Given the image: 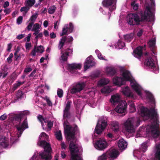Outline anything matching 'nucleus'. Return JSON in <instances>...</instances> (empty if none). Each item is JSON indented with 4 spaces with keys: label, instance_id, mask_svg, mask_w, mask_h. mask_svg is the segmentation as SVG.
Listing matches in <instances>:
<instances>
[{
    "label": "nucleus",
    "instance_id": "22",
    "mask_svg": "<svg viewBox=\"0 0 160 160\" xmlns=\"http://www.w3.org/2000/svg\"><path fill=\"white\" fill-rule=\"evenodd\" d=\"M124 81V78L121 77H115L113 79V83L116 85L119 86L123 84Z\"/></svg>",
    "mask_w": 160,
    "mask_h": 160
},
{
    "label": "nucleus",
    "instance_id": "6",
    "mask_svg": "<svg viewBox=\"0 0 160 160\" xmlns=\"http://www.w3.org/2000/svg\"><path fill=\"white\" fill-rule=\"evenodd\" d=\"M73 40V38L70 36H68V37L66 36L62 37L58 43V47L59 49L60 50L62 49L65 44L67 45L70 44V45H71ZM71 46V45L69 47Z\"/></svg>",
    "mask_w": 160,
    "mask_h": 160
},
{
    "label": "nucleus",
    "instance_id": "15",
    "mask_svg": "<svg viewBox=\"0 0 160 160\" xmlns=\"http://www.w3.org/2000/svg\"><path fill=\"white\" fill-rule=\"evenodd\" d=\"M16 127L17 130L19 131L20 134L21 135L24 130L28 128L27 118L24 120L21 125H18Z\"/></svg>",
    "mask_w": 160,
    "mask_h": 160
},
{
    "label": "nucleus",
    "instance_id": "9",
    "mask_svg": "<svg viewBox=\"0 0 160 160\" xmlns=\"http://www.w3.org/2000/svg\"><path fill=\"white\" fill-rule=\"evenodd\" d=\"M85 86L84 82L78 83L72 86L70 90V92L72 94L78 93L83 90Z\"/></svg>",
    "mask_w": 160,
    "mask_h": 160
},
{
    "label": "nucleus",
    "instance_id": "40",
    "mask_svg": "<svg viewBox=\"0 0 160 160\" xmlns=\"http://www.w3.org/2000/svg\"><path fill=\"white\" fill-rule=\"evenodd\" d=\"M56 138L59 141H61L62 140V138L61 132L59 130L55 134Z\"/></svg>",
    "mask_w": 160,
    "mask_h": 160
},
{
    "label": "nucleus",
    "instance_id": "58",
    "mask_svg": "<svg viewBox=\"0 0 160 160\" xmlns=\"http://www.w3.org/2000/svg\"><path fill=\"white\" fill-rule=\"evenodd\" d=\"M33 24L34 23H33V22H30L28 24L27 27L26 28H27V29L29 31H30L31 29L32 28V27L33 25Z\"/></svg>",
    "mask_w": 160,
    "mask_h": 160
},
{
    "label": "nucleus",
    "instance_id": "1",
    "mask_svg": "<svg viewBox=\"0 0 160 160\" xmlns=\"http://www.w3.org/2000/svg\"><path fill=\"white\" fill-rule=\"evenodd\" d=\"M63 126L65 134L69 140H71L69 144V148L71 155V160H82V158L78 154L79 149L76 142L73 141L75 138V133L78 130V126L75 125L73 127L69 125L68 119H63Z\"/></svg>",
    "mask_w": 160,
    "mask_h": 160
},
{
    "label": "nucleus",
    "instance_id": "31",
    "mask_svg": "<svg viewBox=\"0 0 160 160\" xmlns=\"http://www.w3.org/2000/svg\"><path fill=\"white\" fill-rule=\"evenodd\" d=\"M128 104L130 107L129 108L131 112H133L136 110L135 105L133 102L132 100L128 101Z\"/></svg>",
    "mask_w": 160,
    "mask_h": 160
},
{
    "label": "nucleus",
    "instance_id": "14",
    "mask_svg": "<svg viewBox=\"0 0 160 160\" xmlns=\"http://www.w3.org/2000/svg\"><path fill=\"white\" fill-rule=\"evenodd\" d=\"M145 64L148 67L149 69L155 70L156 69V66L154 62L153 59L151 57H148L145 60Z\"/></svg>",
    "mask_w": 160,
    "mask_h": 160
},
{
    "label": "nucleus",
    "instance_id": "29",
    "mask_svg": "<svg viewBox=\"0 0 160 160\" xmlns=\"http://www.w3.org/2000/svg\"><path fill=\"white\" fill-rule=\"evenodd\" d=\"M112 129L115 132H117L119 131V123L117 122H112L111 123Z\"/></svg>",
    "mask_w": 160,
    "mask_h": 160
},
{
    "label": "nucleus",
    "instance_id": "19",
    "mask_svg": "<svg viewBox=\"0 0 160 160\" xmlns=\"http://www.w3.org/2000/svg\"><path fill=\"white\" fill-rule=\"evenodd\" d=\"M81 68V65L80 64L75 63L69 64L68 65V68L71 72L76 71L78 69H80Z\"/></svg>",
    "mask_w": 160,
    "mask_h": 160
},
{
    "label": "nucleus",
    "instance_id": "60",
    "mask_svg": "<svg viewBox=\"0 0 160 160\" xmlns=\"http://www.w3.org/2000/svg\"><path fill=\"white\" fill-rule=\"evenodd\" d=\"M45 56H46L45 58L42 57L41 58V59H40V62L41 63L43 62H44V60H45V59H47V58H48V55H47V54L46 55H45Z\"/></svg>",
    "mask_w": 160,
    "mask_h": 160
},
{
    "label": "nucleus",
    "instance_id": "33",
    "mask_svg": "<svg viewBox=\"0 0 160 160\" xmlns=\"http://www.w3.org/2000/svg\"><path fill=\"white\" fill-rule=\"evenodd\" d=\"M157 151L155 153V157L158 160H160V143L156 144Z\"/></svg>",
    "mask_w": 160,
    "mask_h": 160
},
{
    "label": "nucleus",
    "instance_id": "42",
    "mask_svg": "<svg viewBox=\"0 0 160 160\" xmlns=\"http://www.w3.org/2000/svg\"><path fill=\"white\" fill-rule=\"evenodd\" d=\"M38 16V14L36 13L35 14H33L30 17L29 19V21H30V22H33L34 23V22L35 21Z\"/></svg>",
    "mask_w": 160,
    "mask_h": 160
},
{
    "label": "nucleus",
    "instance_id": "62",
    "mask_svg": "<svg viewBox=\"0 0 160 160\" xmlns=\"http://www.w3.org/2000/svg\"><path fill=\"white\" fill-rule=\"evenodd\" d=\"M25 37V35L23 34H19L17 36L16 38L20 40L21 39Z\"/></svg>",
    "mask_w": 160,
    "mask_h": 160
},
{
    "label": "nucleus",
    "instance_id": "16",
    "mask_svg": "<svg viewBox=\"0 0 160 160\" xmlns=\"http://www.w3.org/2000/svg\"><path fill=\"white\" fill-rule=\"evenodd\" d=\"M9 145L8 138L4 136L0 135V146L5 148L8 147Z\"/></svg>",
    "mask_w": 160,
    "mask_h": 160
},
{
    "label": "nucleus",
    "instance_id": "44",
    "mask_svg": "<svg viewBox=\"0 0 160 160\" xmlns=\"http://www.w3.org/2000/svg\"><path fill=\"white\" fill-rule=\"evenodd\" d=\"M117 45L118 46L119 49H122L125 46L124 42H122L121 40H118L117 43Z\"/></svg>",
    "mask_w": 160,
    "mask_h": 160
},
{
    "label": "nucleus",
    "instance_id": "51",
    "mask_svg": "<svg viewBox=\"0 0 160 160\" xmlns=\"http://www.w3.org/2000/svg\"><path fill=\"white\" fill-rule=\"evenodd\" d=\"M23 17L22 16L19 17L17 19V23L19 24L22 23V21Z\"/></svg>",
    "mask_w": 160,
    "mask_h": 160
},
{
    "label": "nucleus",
    "instance_id": "54",
    "mask_svg": "<svg viewBox=\"0 0 160 160\" xmlns=\"http://www.w3.org/2000/svg\"><path fill=\"white\" fill-rule=\"evenodd\" d=\"M13 57V54L12 53H11L9 57L7 58V60L8 63H10L12 61V58Z\"/></svg>",
    "mask_w": 160,
    "mask_h": 160
},
{
    "label": "nucleus",
    "instance_id": "28",
    "mask_svg": "<svg viewBox=\"0 0 160 160\" xmlns=\"http://www.w3.org/2000/svg\"><path fill=\"white\" fill-rule=\"evenodd\" d=\"M134 34L133 33L126 34L123 36L124 40L127 42H130L133 38Z\"/></svg>",
    "mask_w": 160,
    "mask_h": 160
},
{
    "label": "nucleus",
    "instance_id": "57",
    "mask_svg": "<svg viewBox=\"0 0 160 160\" xmlns=\"http://www.w3.org/2000/svg\"><path fill=\"white\" fill-rule=\"evenodd\" d=\"M131 7H133V9L135 10H137L138 9V4L132 3L131 4Z\"/></svg>",
    "mask_w": 160,
    "mask_h": 160
},
{
    "label": "nucleus",
    "instance_id": "13",
    "mask_svg": "<svg viewBox=\"0 0 160 160\" xmlns=\"http://www.w3.org/2000/svg\"><path fill=\"white\" fill-rule=\"evenodd\" d=\"M30 114L29 111L26 110L21 112L19 114H16L14 115L12 117V121H21V119L25 116L28 115Z\"/></svg>",
    "mask_w": 160,
    "mask_h": 160
},
{
    "label": "nucleus",
    "instance_id": "21",
    "mask_svg": "<svg viewBox=\"0 0 160 160\" xmlns=\"http://www.w3.org/2000/svg\"><path fill=\"white\" fill-rule=\"evenodd\" d=\"M122 92L123 94L127 97L131 98H133V94L131 91L128 87L127 86L124 88H123Z\"/></svg>",
    "mask_w": 160,
    "mask_h": 160
},
{
    "label": "nucleus",
    "instance_id": "10",
    "mask_svg": "<svg viewBox=\"0 0 160 160\" xmlns=\"http://www.w3.org/2000/svg\"><path fill=\"white\" fill-rule=\"evenodd\" d=\"M107 125V122L105 120L102 121L101 124L98 122L96 126L95 132L98 134H100L104 130Z\"/></svg>",
    "mask_w": 160,
    "mask_h": 160
},
{
    "label": "nucleus",
    "instance_id": "17",
    "mask_svg": "<svg viewBox=\"0 0 160 160\" xmlns=\"http://www.w3.org/2000/svg\"><path fill=\"white\" fill-rule=\"evenodd\" d=\"M44 48L42 45L37 47V45H35L34 48L31 52L32 55L33 56L36 55V52L42 53L44 51Z\"/></svg>",
    "mask_w": 160,
    "mask_h": 160
},
{
    "label": "nucleus",
    "instance_id": "36",
    "mask_svg": "<svg viewBox=\"0 0 160 160\" xmlns=\"http://www.w3.org/2000/svg\"><path fill=\"white\" fill-rule=\"evenodd\" d=\"M24 93L21 90H19L17 92L16 94V98L17 100L21 99L23 97Z\"/></svg>",
    "mask_w": 160,
    "mask_h": 160
},
{
    "label": "nucleus",
    "instance_id": "18",
    "mask_svg": "<svg viewBox=\"0 0 160 160\" xmlns=\"http://www.w3.org/2000/svg\"><path fill=\"white\" fill-rule=\"evenodd\" d=\"M95 62L89 57L87 58L84 64V70H87L90 67H92L95 65Z\"/></svg>",
    "mask_w": 160,
    "mask_h": 160
},
{
    "label": "nucleus",
    "instance_id": "56",
    "mask_svg": "<svg viewBox=\"0 0 160 160\" xmlns=\"http://www.w3.org/2000/svg\"><path fill=\"white\" fill-rule=\"evenodd\" d=\"M37 118L41 123L43 122V121L44 118L42 115H39L37 117Z\"/></svg>",
    "mask_w": 160,
    "mask_h": 160
},
{
    "label": "nucleus",
    "instance_id": "35",
    "mask_svg": "<svg viewBox=\"0 0 160 160\" xmlns=\"http://www.w3.org/2000/svg\"><path fill=\"white\" fill-rule=\"evenodd\" d=\"M68 28L69 27L68 24L65 25L62 28V33H60L61 36H62V37L64 36L65 35L68 34L67 33L68 30Z\"/></svg>",
    "mask_w": 160,
    "mask_h": 160
},
{
    "label": "nucleus",
    "instance_id": "24",
    "mask_svg": "<svg viewBox=\"0 0 160 160\" xmlns=\"http://www.w3.org/2000/svg\"><path fill=\"white\" fill-rule=\"evenodd\" d=\"M143 47L142 46L138 47L133 51L134 56L136 57H140L142 54Z\"/></svg>",
    "mask_w": 160,
    "mask_h": 160
},
{
    "label": "nucleus",
    "instance_id": "41",
    "mask_svg": "<svg viewBox=\"0 0 160 160\" xmlns=\"http://www.w3.org/2000/svg\"><path fill=\"white\" fill-rule=\"evenodd\" d=\"M147 98L152 102H154L155 99L153 95L150 92H148L147 94Z\"/></svg>",
    "mask_w": 160,
    "mask_h": 160
},
{
    "label": "nucleus",
    "instance_id": "46",
    "mask_svg": "<svg viewBox=\"0 0 160 160\" xmlns=\"http://www.w3.org/2000/svg\"><path fill=\"white\" fill-rule=\"evenodd\" d=\"M42 98L43 99H44L46 101L48 106H52V102L48 97L46 96L45 97H42Z\"/></svg>",
    "mask_w": 160,
    "mask_h": 160
},
{
    "label": "nucleus",
    "instance_id": "11",
    "mask_svg": "<svg viewBox=\"0 0 160 160\" xmlns=\"http://www.w3.org/2000/svg\"><path fill=\"white\" fill-rule=\"evenodd\" d=\"M107 142L103 139L98 140L95 142V147L98 150H103L108 146Z\"/></svg>",
    "mask_w": 160,
    "mask_h": 160
},
{
    "label": "nucleus",
    "instance_id": "5",
    "mask_svg": "<svg viewBox=\"0 0 160 160\" xmlns=\"http://www.w3.org/2000/svg\"><path fill=\"white\" fill-rule=\"evenodd\" d=\"M40 145L44 149L43 152H40V158L42 160H51V156L50 153L52 150L50 144L43 140L40 142Z\"/></svg>",
    "mask_w": 160,
    "mask_h": 160
},
{
    "label": "nucleus",
    "instance_id": "61",
    "mask_svg": "<svg viewBox=\"0 0 160 160\" xmlns=\"http://www.w3.org/2000/svg\"><path fill=\"white\" fill-rule=\"evenodd\" d=\"M31 47V43L26 42L25 43V48L27 49H29Z\"/></svg>",
    "mask_w": 160,
    "mask_h": 160
},
{
    "label": "nucleus",
    "instance_id": "38",
    "mask_svg": "<svg viewBox=\"0 0 160 160\" xmlns=\"http://www.w3.org/2000/svg\"><path fill=\"white\" fill-rule=\"evenodd\" d=\"M101 92L102 93H109L112 92L110 88L109 87H106L102 89Z\"/></svg>",
    "mask_w": 160,
    "mask_h": 160
},
{
    "label": "nucleus",
    "instance_id": "12",
    "mask_svg": "<svg viewBox=\"0 0 160 160\" xmlns=\"http://www.w3.org/2000/svg\"><path fill=\"white\" fill-rule=\"evenodd\" d=\"M106 153L109 160H113L116 159L119 154L118 151L115 149L109 150Z\"/></svg>",
    "mask_w": 160,
    "mask_h": 160
},
{
    "label": "nucleus",
    "instance_id": "32",
    "mask_svg": "<svg viewBox=\"0 0 160 160\" xmlns=\"http://www.w3.org/2000/svg\"><path fill=\"white\" fill-rule=\"evenodd\" d=\"M109 82V79L107 78H103L99 80L98 84L101 86L106 85Z\"/></svg>",
    "mask_w": 160,
    "mask_h": 160
},
{
    "label": "nucleus",
    "instance_id": "59",
    "mask_svg": "<svg viewBox=\"0 0 160 160\" xmlns=\"http://www.w3.org/2000/svg\"><path fill=\"white\" fill-rule=\"evenodd\" d=\"M32 70V69L30 68H25L24 72V73H28L31 72Z\"/></svg>",
    "mask_w": 160,
    "mask_h": 160
},
{
    "label": "nucleus",
    "instance_id": "27",
    "mask_svg": "<svg viewBox=\"0 0 160 160\" xmlns=\"http://www.w3.org/2000/svg\"><path fill=\"white\" fill-rule=\"evenodd\" d=\"M117 0H104L102 2L103 6L108 7L111 6L113 3H116Z\"/></svg>",
    "mask_w": 160,
    "mask_h": 160
},
{
    "label": "nucleus",
    "instance_id": "25",
    "mask_svg": "<svg viewBox=\"0 0 160 160\" xmlns=\"http://www.w3.org/2000/svg\"><path fill=\"white\" fill-rule=\"evenodd\" d=\"M130 85L132 88L136 91L138 95L140 96L142 95L139 85L137 83L131 82Z\"/></svg>",
    "mask_w": 160,
    "mask_h": 160
},
{
    "label": "nucleus",
    "instance_id": "34",
    "mask_svg": "<svg viewBox=\"0 0 160 160\" xmlns=\"http://www.w3.org/2000/svg\"><path fill=\"white\" fill-rule=\"evenodd\" d=\"M147 148L148 145L147 142L143 143L139 148L140 152H145L147 150Z\"/></svg>",
    "mask_w": 160,
    "mask_h": 160
},
{
    "label": "nucleus",
    "instance_id": "45",
    "mask_svg": "<svg viewBox=\"0 0 160 160\" xmlns=\"http://www.w3.org/2000/svg\"><path fill=\"white\" fill-rule=\"evenodd\" d=\"M35 2V0H28L26 2V5L28 6L32 7Z\"/></svg>",
    "mask_w": 160,
    "mask_h": 160
},
{
    "label": "nucleus",
    "instance_id": "26",
    "mask_svg": "<svg viewBox=\"0 0 160 160\" xmlns=\"http://www.w3.org/2000/svg\"><path fill=\"white\" fill-rule=\"evenodd\" d=\"M156 40L155 38L151 40L148 42V44L151 49V51L155 54V49H156L155 43Z\"/></svg>",
    "mask_w": 160,
    "mask_h": 160
},
{
    "label": "nucleus",
    "instance_id": "63",
    "mask_svg": "<svg viewBox=\"0 0 160 160\" xmlns=\"http://www.w3.org/2000/svg\"><path fill=\"white\" fill-rule=\"evenodd\" d=\"M7 118V116L6 114H4L0 117V120H5Z\"/></svg>",
    "mask_w": 160,
    "mask_h": 160
},
{
    "label": "nucleus",
    "instance_id": "48",
    "mask_svg": "<svg viewBox=\"0 0 160 160\" xmlns=\"http://www.w3.org/2000/svg\"><path fill=\"white\" fill-rule=\"evenodd\" d=\"M68 26H68V27H69V28L68 29V32L69 33H71L73 31L74 28L71 22L69 23Z\"/></svg>",
    "mask_w": 160,
    "mask_h": 160
},
{
    "label": "nucleus",
    "instance_id": "55",
    "mask_svg": "<svg viewBox=\"0 0 160 160\" xmlns=\"http://www.w3.org/2000/svg\"><path fill=\"white\" fill-rule=\"evenodd\" d=\"M53 122L51 121H48V122L47 124V126L48 127V128L51 129V128L53 127Z\"/></svg>",
    "mask_w": 160,
    "mask_h": 160
},
{
    "label": "nucleus",
    "instance_id": "50",
    "mask_svg": "<svg viewBox=\"0 0 160 160\" xmlns=\"http://www.w3.org/2000/svg\"><path fill=\"white\" fill-rule=\"evenodd\" d=\"M18 50H16L14 53L15 59L16 61L20 59L21 58V57H20V55L18 54Z\"/></svg>",
    "mask_w": 160,
    "mask_h": 160
},
{
    "label": "nucleus",
    "instance_id": "23",
    "mask_svg": "<svg viewBox=\"0 0 160 160\" xmlns=\"http://www.w3.org/2000/svg\"><path fill=\"white\" fill-rule=\"evenodd\" d=\"M127 142L123 139H120L118 142V148L121 150H124L127 147Z\"/></svg>",
    "mask_w": 160,
    "mask_h": 160
},
{
    "label": "nucleus",
    "instance_id": "7",
    "mask_svg": "<svg viewBox=\"0 0 160 160\" xmlns=\"http://www.w3.org/2000/svg\"><path fill=\"white\" fill-rule=\"evenodd\" d=\"M133 123L132 119L128 118L124 123L125 127L127 132L130 133H133L135 132Z\"/></svg>",
    "mask_w": 160,
    "mask_h": 160
},
{
    "label": "nucleus",
    "instance_id": "8",
    "mask_svg": "<svg viewBox=\"0 0 160 160\" xmlns=\"http://www.w3.org/2000/svg\"><path fill=\"white\" fill-rule=\"evenodd\" d=\"M71 103V101H68L67 102L65 108L63 111V119L74 118L73 117H72L70 111Z\"/></svg>",
    "mask_w": 160,
    "mask_h": 160
},
{
    "label": "nucleus",
    "instance_id": "30",
    "mask_svg": "<svg viewBox=\"0 0 160 160\" xmlns=\"http://www.w3.org/2000/svg\"><path fill=\"white\" fill-rule=\"evenodd\" d=\"M106 72L108 75L111 76L114 75L116 72L115 68L111 67L107 68L106 69Z\"/></svg>",
    "mask_w": 160,
    "mask_h": 160
},
{
    "label": "nucleus",
    "instance_id": "3",
    "mask_svg": "<svg viewBox=\"0 0 160 160\" xmlns=\"http://www.w3.org/2000/svg\"><path fill=\"white\" fill-rule=\"evenodd\" d=\"M146 7L145 11H141L138 13L131 14L128 20V23L130 25L137 26L141 25L143 27L142 23L146 22L148 18L152 16V13L151 10V8L149 4L145 1Z\"/></svg>",
    "mask_w": 160,
    "mask_h": 160
},
{
    "label": "nucleus",
    "instance_id": "53",
    "mask_svg": "<svg viewBox=\"0 0 160 160\" xmlns=\"http://www.w3.org/2000/svg\"><path fill=\"white\" fill-rule=\"evenodd\" d=\"M39 24L38 23H35L33 26L32 30L39 29Z\"/></svg>",
    "mask_w": 160,
    "mask_h": 160
},
{
    "label": "nucleus",
    "instance_id": "2",
    "mask_svg": "<svg viewBox=\"0 0 160 160\" xmlns=\"http://www.w3.org/2000/svg\"><path fill=\"white\" fill-rule=\"evenodd\" d=\"M141 115L146 119H151L152 122L150 125V129L152 135L154 138L159 137L160 131L159 130V115L154 108L150 109L142 106L140 108Z\"/></svg>",
    "mask_w": 160,
    "mask_h": 160
},
{
    "label": "nucleus",
    "instance_id": "49",
    "mask_svg": "<svg viewBox=\"0 0 160 160\" xmlns=\"http://www.w3.org/2000/svg\"><path fill=\"white\" fill-rule=\"evenodd\" d=\"M57 95L59 97L61 98L62 97L63 95V91L60 89H58L57 90Z\"/></svg>",
    "mask_w": 160,
    "mask_h": 160
},
{
    "label": "nucleus",
    "instance_id": "47",
    "mask_svg": "<svg viewBox=\"0 0 160 160\" xmlns=\"http://www.w3.org/2000/svg\"><path fill=\"white\" fill-rule=\"evenodd\" d=\"M56 9L55 6L53 5L48 8V12L50 14H53L55 12Z\"/></svg>",
    "mask_w": 160,
    "mask_h": 160
},
{
    "label": "nucleus",
    "instance_id": "52",
    "mask_svg": "<svg viewBox=\"0 0 160 160\" xmlns=\"http://www.w3.org/2000/svg\"><path fill=\"white\" fill-rule=\"evenodd\" d=\"M29 8L27 7H23L21 8L20 11L21 12L24 11L26 12L29 10Z\"/></svg>",
    "mask_w": 160,
    "mask_h": 160
},
{
    "label": "nucleus",
    "instance_id": "64",
    "mask_svg": "<svg viewBox=\"0 0 160 160\" xmlns=\"http://www.w3.org/2000/svg\"><path fill=\"white\" fill-rule=\"evenodd\" d=\"M143 32V30L142 29L140 30L137 33V35L138 37L141 36Z\"/></svg>",
    "mask_w": 160,
    "mask_h": 160
},
{
    "label": "nucleus",
    "instance_id": "39",
    "mask_svg": "<svg viewBox=\"0 0 160 160\" xmlns=\"http://www.w3.org/2000/svg\"><path fill=\"white\" fill-rule=\"evenodd\" d=\"M122 76L123 77L122 78H124V80H128L130 79V77L129 76V72L128 71H126L123 72Z\"/></svg>",
    "mask_w": 160,
    "mask_h": 160
},
{
    "label": "nucleus",
    "instance_id": "4",
    "mask_svg": "<svg viewBox=\"0 0 160 160\" xmlns=\"http://www.w3.org/2000/svg\"><path fill=\"white\" fill-rule=\"evenodd\" d=\"M120 101V96L118 94L112 95L110 100L111 102L114 105L118 103V105L116 107L115 110L120 113L122 114V115H125V112L127 107V104L125 101Z\"/></svg>",
    "mask_w": 160,
    "mask_h": 160
},
{
    "label": "nucleus",
    "instance_id": "20",
    "mask_svg": "<svg viewBox=\"0 0 160 160\" xmlns=\"http://www.w3.org/2000/svg\"><path fill=\"white\" fill-rule=\"evenodd\" d=\"M65 52L63 53L61 56V58L63 61L65 62L67 61L68 56H69V54H72V50L68 48L67 49L65 50Z\"/></svg>",
    "mask_w": 160,
    "mask_h": 160
},
{
    "label": "nucleus",
    "instance_id": "43",
    "mask_svg": "<svg viewBox=\"0 0 160 160\" xmlns=\"http://www.w3.org/2000/svg\"><path fill=\"white\" fill-rule=\"evenodd\" d=\"M98 160H109L106 153H103L102 155L99 156Z\"/></svg>",
    "mask_w": 160,
    "mask_h": 160
},
{
    "label": "nucleus",
    "instance_id": "37",
    "mask_svg": "<svg viewBox=\"0 0 160 160\" xmlns=\"http://www.w3.org/2000/svg\"><path fill=\"white\" fill-rule=\"evenodd\" d=\"M17 83L14 84L13 87L12 88V90L13 91H14L17 89L20 86L24 84L25 82L24 81L21 82L20 81H17Z\"/></svg>",
    "mask_w": 160,
    "mask_h": 160
}]
</instances>
